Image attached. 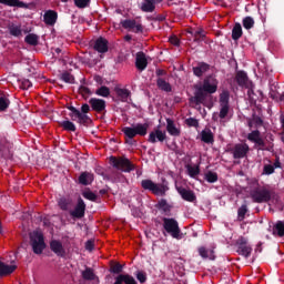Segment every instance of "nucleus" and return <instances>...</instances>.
Segmentation results:
<instances>
[{
  "mask_svg": "<svg viewBox=\"0 0 284 284\" xmlns=\"http://www.w3.org/2000/svg\"><path fill=\"white\" fill-rule=\"evenodd\" d=\"M194 95L189 99V103L191 105H203L207 101V94H216L219 80L214 75H207L202 85H194Z\"/></svg>",
  "mask_w": 284,
  "mask_h": 284,
  "instance_id": "nucleus-1",
  "label": "nucleus"
},
{
  "mask_svg": "<svg viewBox=\"0 0 284 284\" xmlns=\"http://www.w3.org/2000/svg\"><path fill=\"white\" fill-rule=\"evenodd\" d=\"M272 194H274V191L265 185H261L258 181H255L250 190V196L253 203H270L272 201Z\"/></svg>",
  "mask_w": 284,
  "mask_h": 284,
  "instance_id": "nucleus-2",
  "label": "nucleus"
},
{
  "mask_svg": "<svg viewBox=\"0 0 284 284\" xmlns=\"http://www.w3.org/2000/svg\"><path fill=\"white\" fill-rule=\"evenodd\" d=\"M141 187L145 192H151L154 196H165L170 186L168 184H161L152 181L151 179H145L141 181Z\"/></svg>",
  "mask_w": 284,
  "mask_h": 284,
  "instance_id": "nucleus-3",
  "label": "nucleus"
},
{
  "mask_svg": "<svg viewBox=\"0 0 284 284\" xmlns=\"http://www.w3.org/2000/svg\"><path fill=\"white\" fill-rule=\"evenodd\" d=\"M148 128H150V124L148 123H138L133 126H124L122 129L123 134L126 136V139H134V136H145L148 134Z\"/></svg>",
  "mask_w": 284,
  "mask_h": 284,
  "instance_id": "nucleus-4",
  "label": "nucleus"
},
{
  "mask_svg": "<svg viewBox=\"0 0 284 284\" xmlns=\"http://www.w3.org/2000/svg\"><path fill=\"white\" fill-rule=\"evenodd\" d=\"M110 163L115 170H121V172H132L134 170V164L128 158L111 156Z\"/></svg>",
  "mask_w": 284,
  "mask_h": 284,
  "instance_id": "nucleus-5",
  "label": "nucleus"
},
{
  "mask_svg": "<svg viewBox=\"0 0 284 284\" xmlns=\"http://www.w3.org/2000/svg\"><path fill=\"white\" fill-rule=\"evenodd\" d=\"M163 229L170 234L173 239H179L181 236V227H179V221L174 217H163Z\"/></svg>",
  "mask_w": 284,
  "mask_h": 284,
  "instance_id": "nucleus-6",
  "label": "nucleus"
},
{
  "mask_svg": "<svg viewBox=\"0 0 284 284\" xmlns=\"http://www.w3.org/2000/svg\"><path fill=\"white\" fill-rule=\"evenodd\" d=\"M30 243L34 254H43V251L45 250V240L43 239V234L33 232L30 235Z\"/></svg>",
  "mask_w": 284,
  "mask_h": 284,
  "instance_id": "nucleus-7",
  "label": "nucleus"
},
{
  "mask_svg": "<svg viewBox=\"0 0 284 284\" xmlns=\"http://www.w3.org/2000/svg\"><path fill=\"white\" fill-rule=\"evenodd\" d=\"M30 243L34 254H43V251L45 250V240L43 239V234L33 232L30 235Z\"/></svg>",
  "mask_w": 284,
  "mask_h": 284,
  "instance_id": "nucleus-8",
  "label": "nucleus"
},
{
  "mask_svg": "<svg viewBox=\"0 0 284 284\" xmlns=\"http://www.w3.org/2000/svg\"><path fill=\"white\" fill-rule=\"evenodd\" d=\"M67 109L70 110V119L75 121V123H79V125H84L85 128H88V125L92 123V119L89 118V115L81 114V111H79V109H77L75 106L69 105L67 106Z\"/></svg>",
  "mask_w": 284,
  "mask_h": 284,
  "instance_id": "nucleus-9",
  "label": "nucleus"
},
{
  "mask_svg": "<svg viewBox=\"0 0 284 284\" xmlns=\"http://www.w3.org/2000/svg\"><path fill=\"white\" fill-rule=\"evenodd\" d=\"M235 245L237 247L236 252L240 256H244V258H250L252 256V245L247 243L246 237H239Z\"/></svg>",
  "mask_w": 284,
  "mask_h": 284,
  "instance_id": "nucleus-10",
  "label": "nucleus"
},
{
  "mask_svg": "<svg viewBox=\"0 0 284 284\" xmlns=\"http://www.w3.org/2000/svg\"><path fill=\"white\" fill-rule=\"evenodd\" d=\"M120 24L124 30H128L129 32H134V34H140L141 32H143V24H141V22H138L135 19L121 20Z\"/></svg>",
  "mask_w": 284,
  "mask_h": 284,
  "instance_id": "nucleus-11",
  "label": "nucleus"
},
{
  "mask_svg": "<svg viewBox=\"0 0 284 284\" xmlns=\"http://www.w3.org/2000/svg\"><path fill=\"white\" fill-rule=\"evenodd\" d=\"M247 152H250V145H247V143H237L231 149L233 159H245Z\"/></svg>",
  "mask_w": 284,
  "mask_h": 284,
  "instance_id": "nucleus-12",
  "label": "nucleus"
},
{
  "mask_svg": "<svg viewBox=\"0 0 284 284\" xmlns=\"http://www.w3.org/2000/svg\"><path fill=\"white\" fill-rule=\"evenodd\" d=\"M72 219H83L85 216V202L79 197L74 210L70 211Z\"/></svg>",
  "mask_w": 284,
  "mask_h": 284,
  "instance_id": "nucleus-13",
  "label": "nucleus"
},
{
  "mask_svg": "<svg viewBox=\"0 0 284 284\" xmlns=\"http://www.w3.org/2000/svg\"><path fill=\"white\" fill-rule=\"evenodd\" d=\"M165 139H168V134L165 133V131H161V129H154L150 134H149V143H156L159 141V143H163V141H165Z\"/></svg>",
  "mask_w": 284,
  "mask_h": 284,
  "instance_id": "nucleus-14",
  "label": "nucleus"
},
{
  "mask_svg": "<svg viewBox=\"0 0 284 284\" xmlns=\"http://www.w3.org/2000/svg\"><path fill=\"white\" fill-rule=\"evenodd\" d=\"M89 104L91 105V110H93V112H98V114L105 112V100L103 99L91 98L89 100Z\"/></svg>",
  "mask_w": 284,
  "mask_h": 284,
  "instance_id": "nucleus-15",
  "label": "nucleus"
},
{
  "mask_svg": "<svg viewBox=\"0 0 284 284\" xmlns=\"http://www.w3.org/2000/svg\"><path fill=\"white\" fill-rule=\"evenodd\" d=\"M178 193L182 196L183 201H187V203L196 202V194L192 190H187L185 187L179 186L176 187Z\"/></svg>",
  "mask_w": 284,
  "mask_h": 284,
  "instance_id": "nucleus-16",
  "label": "nucleus"
},
{
  "mask_svg": "<svg viewBox=\"0 0 284 284\" xmlns=\"http://www.w3.org/2000/svg\"><path fill=\"white\" fill-rule=\"evenodd\" d=\"M50 250L57 256L63 258L65 256V248H63V244L59 240H52L50 242Z\"/></svg>",
  "mask_w": 284,
  "mask_h": 284,
  "instance_id": "nucleus-17",
  "label": "nucleus"
},
{
  "mask_svg": "<svg viewBox=\"0 0 284 284\" xmlns=\"http://www.w3.org/2000/svg\"><path fill=\"white\" fill-rule=\"evenodd\" d=\"M235 81L240 88H250V78L245 71H237L235 74Z\"/></svg>",
  "mask_w": 284,
  "mask_h": 284,
  "instance_id": "nucleus-18",
  "label": "nucleus"
},
{
  "mask_svg": "<svg viewBox=\"0 0 284 284\" xmlns=\"http://www.w3.org/2000/svg\"><path fill=\"white\" fill-rule=\"evenodd\" d=\"M135 68L140 70V72H143V70L148 68V58L143 51L138 52L135 55Z\"/></svg>",
  "mask_w": 284,
  "mask_h": 284,
  "instance_id": "nucleus-19",
  "label": "nucleus"
},
{
  "mask_svg": "<svg viewBox=\"0 0 284 284\" xmlns=\"http://www.w3.org/2000/svg\"><path fill=\"white\" fill-rule=\"evenodd\" d=\"M93 48L100 54H105V52H108V50H109V48H108V39H105L103 37L98 38L95 40V42H94Z\"/></svg>",
  "mask_w": 284,
  "mask_h": 284,
  "instance_id": "nucleus-20",
  "label": "nucleus"
},
{
  "mask_svg": "<svg viewBox=\"0 0 284 284\" xmlns=\"http://www.w3.org/2000/svg\"><path fill=\"white\" fill-rule=\"evenodd\" d=\"M57 19H59V13L54 10H48L43 14L45 26H54V23H57Z\"/></svg>",
  "mask_w": 284,
  "mask_h": 284,
  "instance_id": "nucleus-21",
  "label": "nucleus"
},
{
  "mask_svg": "<svg viewBox=\"0 0 284 284\" xmlns=\"http://www.w3.org/2000/svg\"><path fill=\"white\" fill-rule=\"evenodd\" d=\"M80 185H92L94 182V174L88 171H84L80 174L78 179Z\"/></svg>",
  "mask_w": 284,
  "mask_h": 284,
  "instance_id": "nucleus-22",
  "label": "nucleus"
},
{
  "mask_svg": "<svg viewBox=\"0 0 284 284\" xmlns=\"http://www.w3.org/2000/svg\"><path fill=\"white\" fill-rule=\"evenodd\" d=\"M166 132L171 136H181V130L176 128V124H174V120L172 119H166Z\"/></svg>",
  "mask_w": 284,
  "mask_h": 284,
  "instance_id": "nucleus-23",
  "label": "nucleus"
},
{
  "mask_svg": "<svg viewBox=\"0 0 284 284\" xmlns=\"http://www.w3.org/2000/svg\"><path fill=\"white\" fill-rule=\"evenodd\" d=\"M113 284H136V280L130 274H119Z\"/></svg>",
  "mask_w": 284,
  "mask_h": 284,
  "instance_id": "nucleus-24",
  "label": "nucleus"
},
{
  "mask_svg": "<svg viewBox=\"0 0 284 284\" xmlns=\"http://www.w3.org/2000/svg\"><path fill=\"white\" fill-rule=\"evenodd\" d=\"M210 71V64L205 63V62H199L196 67H193V74L195 77H203V74H205V72Z\"/></svg>",
  "mask_w": 284,
  "mask_h": 284,
  "instance_id": "nucleus-25",
  "label": "nucleus"
},
{
  "mask_svg": "<svg viewBox=\"0 0 284 284\" xmlns=\"http://www.w3.org/2000/svg\"><path fill=\"white\" fill-rule=\"evenodd\" d=\"M199 254L202 258H209L210 261H216V255H214V248H205V246H201L199 248Z\"/></svg>",
  "mask_w": 284,
  "mask_h": 284,
  "instance_id": "nucleus-26",
  "label": "nucleus"
},
{
  "mask_svg": "<svg viewBox=\"0 0 284 284\" xmlns=\"http://www.w3.org/2000/svg\"><path fill=\"white\" fill-rule=\"evenodd\" d=\"M17 270V265H8L0 261V276H10Z\"/></svg>",
  "mask_w": 284,
  "mask_h": 284,
  "instance_id": "nucleus-27",
  "label": "nucleus"
},
{
  "mask_svg": "<svg viewBox=\"0 0 284 284\" xmlns=\"http://www.w3.org/2000/svg\"><path fill=\"white\" fill-rule=\"evenodd\" d=\"M144 2L141 3L140 10L142 12H154L156 10V4L154 0H143Z\"/></svg>",
  "mask_w": 284,
  "mask_h": 284,
  "instance_id": "nucleus-28",
  "label": "nucleus"
},
{
  "mask_svg": "<svg viewBox=\"0 0 284 284\" xmlns=\"http://www.w3.org/2000/svg\"><path fill=\"white\" fill-rule=\"evenodd\" d=\"M2 6H9L10 8H28V4L19 0H0Z\"/></svg>",
  "mask_w": 284,
  "mask_h": 284,
  "instance_id": "nucleus-29",
  "label": "nucleus"
},
{
  "mask_svg": "<svg viewBox=\"0 0 284 284\" xmlns=\"http://www.w3.org/2000/svg\"><path fill=\"white\" fill-rule=\"evenodd\" d=\"M201 141L207 144L214 143V133H212V130H203L201 132Z\"/></svg>",
  "mask_w": 284,
  "mask_h": 284,
  "instance_id": "nucleus-30",
  "label": "nucleus"
},
{
  "mask_svg": "<svg viewBox=\"0 0 284 284\" xmlns=\"http://www.w3.org/2000/svg\"><path fill=\"white\" fill-rule=\"evenodd\" d=\"M273 236H280V239H283L284 236V222L277 221L273 225Z\"/></svg>",
  "mask_w": 284,
  "mask_h": 284,
  "instance_id": "nucleus-31",
  "label": "nucleus"
},
{
  "mask_svg": "<svg viewBox=\"0 0 284 284\" xmlns=\"http://www.w3.org/2000/svg\"><path fill=\"white\" fill-rule=\"evenodd\" d=\"M8 31L11 34V37H22L23 36V31L21 30V26H17L14 23H10L8 24Z\"/></svg>",
  "mask_w": 284,
  "mask_h": 284,
  "instance_id": "nucleus-32",
  "label": "nucleus"
},
{
  "mask_svg": "<svg viewBox=\"0 0 284 284\" xmlns=\"http://www.w3.org/2000/svg\"><path fill=\"white\" fill-rule=\"evenodd\" d=\"M155 207L158 210H162V212H164V214H169V212H172V205H170L168 203V200L165 199H161L156 204Z\"/></svg>",
  "mask_w": 284,
  "mask_h": 284,
  "instance_id": "nucleus-33",
  "label": "nucleus"
},
{
  "mask_svg": "<svg viewBox=\"0 0 284 284\" xmlns=\"http://www.w3.org/2000/svg\"><path fill=\"white\" fill-rule=\"evenodd\" d=\"M243 37V27L241 23L236 22L232 29V39L233 41H239Z\"/></svg>",
  "mask_w": 284,
  "mask_h": 284,
  "instance_id": "nucleus-34",
  "label": "nucleus"
},
{
  "mask_svg": "<svg viewBox=\"0 0 284 284\" xmlns=\"http://www.w3.org/2000/svg\"><path fill=\"white\" fill-rule=\"evenodd\" d=\"M156 85L159 90H162L163 92H171L172 91V84L170 82L165 81L163 78H158Z\"/></svg>",
  "mask_w": 284,
  "mask_h": 284,
  "instance_id": "nucleus-35",
  "label": "nucleus"
},
{
  "mask_svg": "<svg viewBox=\"0 0 284 284\" xmlns=\"http://www.w3.org/2000/svg\"><path fill=\"white\" fill-rule=\"evenodd\" d=\"M247 123H248V128H261V125H263V119L256 115V113H253L252 118L248 119Z\"/></svg>",
  "mask_w": 284,
  "mask_h": 284,
  "instance_id": "nucleus-36",
  "label": "nucleus"
},
{
  "mask_svg": "<svg viewBox=\"0 0 284 284\" xmlns=\"http://www.w3.org/2000/svg\"><path fill=\"white\" fill-rule=\"evenodd\" d=\"M0 156L1 159H10L12 156L10 144L0 143Z\"/></svg>",
  "mask_w": 284,
  "mask_h": 284,
  "instance_id": "nucleus-37",
  "label": "nucleus"
},
{
  "mask_svg": "<svg viewBox=\"0 0 284 284\" xmlns=\"http://www.w3.org/2000/svg\"><path fill=\"white\" fill-rule=\"evenodd\" d=\"M60 128H63L67 132H77V125H74V122L70 120L60 122Z\"/></svg>",
  "mask_w": 284,
  "mask_h": 284,
  "instance_id": "nucleus-38",
  "label": "nucleus"
},
{
  "mask_svg": "<svg viewBox=\"0 0 284 284\" xmlns=\"http://www.w3.org/2000/svg\"><path fill=\"white\" fill-rule=\"evenodd\" d=\"M58 205H59L60 210H62L63 212H68L70 210V205H72V200L61 197L58 201Z\"/></svg>",
  "mask_w": 284,
  "mask_h": 284,
  "instance_id": "nucleus-39",
  "label": "nucleus"
},
{
  "mask_svg": "<svg viewBox=\"0 0 284 284\" xmlns=\"http://www.w3.org/2000/svg\"><path fill=\"white\" fill-rule=\"evenodd\" d=\"M82 278L84 281H94V278H97L94 270H92L91 267H85V270L82 271Z\"/></svg>",
  "mask_w": 284,
  "mask_h": 284,
  "instance_id": "nucleus-40",
  "label": "nucleus"
},
{
  "mask_svg": "<svg viewBox=\"0 0 284 284\" xmlns=\"http://www.w3.org/2000/svg\"><path fill=\"white\" fill-rule=\"evenodd\" d=\"M186 170H187V174L189 176H191V179H195V176H199V174H201V169L199 168V165H186Z\"/></svg>",
  "mask_w": 284,
  "mask_h": 284,
  "instance_id": "nucleus-41",
  "label": "nucleus"
},
{
  "mask_svg": "<svg viewBox=\"0 0 284 284\" xmlns=\"http://www.w3.org/2000/svg\"><path fill=\"white\" fill-rule=\"evenodd\" d=\"M10 108L8 95H0V112H6Z\"/></svg>",
  "mask_w": 284,
  "mask_h": 284,
  "instance_id": "nucleus-42",
  "label": "nucleus"
},
{
  "mask_svg": "<svg viewBox=\"0 0 284 284\" xmlns=\"http://www.w3.org/2000/svg\"><path fill=\"white\" fill-rule=\"evenodd\" d=\"M24 41L28 43V45H39V36L29 33L26 36Z\"/></svg>",
  "mask_w": 284,
  "mask_h": 284,
  "instance_id": "nucleus-43",
  "label": "nucleus"
},
{
  "mask_svg": "<svg viewBox=\"0 0 284 284\" xmlns=\"http://www.w3.org/2000/svg\"><path fill=\"white\" fill-rule=\"evenodd\" d=\"M254 18L247 16L242 20V26L245 28V30H252L254 28Z\"/></svg>",
  "mask_w": 284,
  "mask_h": 284,
  "instance_id": "nucleus-44",
  "label": "nucleus"
},
{
  "mask_svg": "<svg viewBox=\"0 0 284 284\" xmlns=\"http://www.w3.org/2000/svg\"><path fill=\"white\" fill-rule=\"evenodd\" d=\"M220 105H230V91L224 90L220 94Z\"/></svg>",
  "mask_w": 284,
  "mask_h": 284,
  "instance_id": "nucleus-45",
  "label": "nucleus"
},
{
  "mask_svg": "<svg viewBox=\"0 0 284 284\" xmlns=\"http://www.w3.org/2000/svg\"><path fill=\"white\" fill-rule=\"evenodd\" d=\"M204 179L207 181V183H216V181H219V174L212 171H207L204 175Z\"/></svg>",
  "mask_w": 284,
  "mask_h": 284,
  "instance_id": "nucleus-46",
  "label": "nucleus"
},
{
  "mask_svg": "<svg viewBox=\"0 0 284 284\" xmlns=\"http://www.w3.org/2000/svg\"><path fill=\"white\" fill-rule=\"evenodd\" d=\"M61 81H64V83H74V75H72L70 72L64 71L61 75H60Z\"/></svg>",
  "mask_w": 284,
  "mask_h": 284,
  "instance_id": "nucleus-47",
  "label": "nucleus"
},
{
  "mask_svg": "<svg viewBox=\"0 0 284 284\" xmlns=\"http://www.w3.org/2000/svg\"><path fill=\"white\" fill-rule=\"evenodd\" d=\"M95 94H97L98 97L108 98V97H110V88H108V87H105V85H102V87H100L99 89H97Z\"/></svg>",
  "mask_w": 284,
  "mask_h": 284,
  "instance_id": "nucleus-48",
  "label": "nucleus"
},
{
  "mask_svg": "<svg viewBox=\"0 0 284 284\" xmlns=\"http://www.w3.org/2000/svg\"><path fill=\"white\" fill-rule=\"evenodd\" d=\"M247 212H248L247 204H242L241 207L237 210L239 220L244 221Z\"/></svg>",
  "mask_w": 284,
  "mask_h": 284,
  "instance_id": "nucleus-49",
  "label": "nucleus"
},
{
  "mask_svg": "<svg viewBox=\"0 0 284 284\" xmlns=\"http://www.w3.org/2000/svg\"><path fill=\"white\" fill-rule=\"evenodd\" d=\"M116 94H118V97H120L121 101H128V98L130 97V90L118 89Z\"/></svg>",
  "mask_w": 284,
  "mask_h": 284,
  "instance_id": "nucleus-50",
  "label": "nucleus"
},
{
  "mask_svg": "<svg viewBox=\"0 0 284 284\" xmlns=\"http://www.w3.org/2000/svg\"><path fill=\"white\" fill-rule=\"evenodd\" d=\"M257 139H261V131L258 130H254L247 134V140L251 141V143H255Z\"/></svg>",
  "mask_w": 284,
  "mask_h": 284,
  "instance_id": "nucleus-51",
  "label": "nucleus"
},
{
  "mask_svg": "<svg viewBox=\"0 0 284 284\" xmlns=\"http://www.w3.org/2000/svg\"><path fill=\"white\" fill-rule=\"evenodd\" d=\"M79 93L83 97V99H88V97L92 95V91H90V88L85 85L79 87Z\"/></svg>",
  "mask_w": 284,
  "mask_h": 284,
  "instance_id": "nucleus-52",
  "label": "nucleus"
},
{
  "mask_svg": "<svg viewBox=\"0 0 284 284\" xmlns=\"http://www.w3.org/2000/svg\"><path fill=\"white\" fill-rule=\"evenodd\" d=\"M82 196L88 201H93V202H97V199H98L97 194H94V192L92 191H84L82 193Z\"/></svg>",
  "mask_w": 284,
  "mask_h": 284,
  "instance_id": "nucleus-53",
  "label": "nucleus"
},
{
  "mask_svg": "<svg viewBox=\"0 0 284 284\" xmlns=\"http://www.w3.org/2000/svg\"><path fill=\"white\" fill-rule=\"evenodd\" d=\"M220 119H225L230 114V105L220 104Z\"/></svg>",
  "mask_w": 284,
  "mask_h": 284,
  "instance_id": "nucleus-54",
  "label": "nucleus"
},
{
  "mask_svg": "<svg viewBox=\"0 0 284 284\" xmlns=\"http://www.w3.org/2000/svg\"><path fill=\"white\" fill-rule=\"evenodd\" d=\"M270 97H271V99H273V101H283V95H281V93L276 92V90H274V88H271Z\"/></svg>",
  "mask_w": 284,
  "mask_h": 284,
  "instance_id": "nucleus-55",
  "label": "nucleus"
},
{
  "mask_svg": "<svg viewBox=\"0 0 284 284\" xmlns=\"http://www.w3.org/2000/svg\"><path fill=\"white\" fill-rule=\"evenodd\" d=\"M110 272H112V274H121V272H123V265H121L120 263H115L111 266Z\"/></svg>",
  "mask_w": 284,
  "mask_h": 284,
  "instance_id": "nucleus-56",
  "label": "nucleus"
},
{
  "mask_svg": "<svg viewBox=\"0 0 284 284\" xmlns=\"http://www.w3.org/2000/svg\"><path fill=\"white\" fill-rule=\"evenodd\" d=\"M274 165L272 164H265L263 168V174H266L267 176H270V174H274Z\"/></svg>",
  "mask_w": 284,
  "mask_h": 284,
  "instance_id": "nucleus-57",
  "label": "nucleus"
},
{
  "mask_svg": "<svg viewBox=\"0 0 284 284\" xmlns=\"http://www.w3.org/2000/svg\"><path fill=\"white\" fill-rule=\"evenodd\" d=\"M186 125H189V128H199V120L194 119V118H189L185 120Z\"/></svg>",
  "mask_w": 284,
  "mask_h": 284,
  "instance_id": "nucleus-58",
  "label": "nucleus"
},
{
  "mask_svg": "<svg viewBox=\"0 0 284 284\" xmlns=\"http://www.w3.org/2000/svg\"><path fill=\"white\" fill-rule=\"evenodd\" d=\"M77 8H88L90 6V0H74Z\"/></svg>",
  "mask_w": 284,
  "mask_h": 284,
  "instance_id": "nucleus-59",
  "label": "nucleus"
},
{
  "mask_svg": "<svg viewBox=\"0 0 284 284\" xmlns=\"http://www.w3.org/2000/svg\"><path fill=\"white\" fill-rule=\"evenodd\" d=\"M255 145H258L260 150H267L270 151V149L265 148V141L263 140V138H260L257 140H255Z\"/></svg>",
  "mask_w": 284,
  "mask_h": 284,
  "instance_id": "nucleus-60",
  "label": "nucleus"
},
{
  "mask_svg": "<svg viewBox=\"0 0 284 284\" xmlns=\"http://www.w3.org/2000/svg\"><path fill=\"white\" fill-rule=\"evenodd\" d=\"M136 278L140 283H145V281H148V275L144 272H138Z\"/></svg>",
  "mask_w": 284,
  "mask_h": 284,
  "instance_id": "nucleus-61",
  "label": "nucleus"
},
{
  "mask_svg": "<svg viewBox=\"0 0 284 284\" xmlns=\"http://www.w3.org/2000/svg\"><path fill=\"white\" fill-rule=\"evenodd\" d=\"M194 36V41H201L205 34H203V30H196L193 33Z\"/></svg>",
  "mask_w": 284,
  "mask_h": 284,
  "instance_id": "nucleus-62",
  "label": "nucleus"
},
{
  "mask_svg": "<svg viewBox=\"0 0 284 284\" xmlns=\"http://www.w3.org/2000/svg\"><path fill=\"white\" fill-rule=\"evenodd\" d=\"M80 112L82 116H88V113L90 112V104L88 103L82 104Z\"/></svg>",
  "mask_w": 284,
  "mask_h": 284,
  "instance_id": "nucleus-63",
  "label": "nucleus"
},
{
  "mask_svg": "<svg viewBox=\"0 0 284 284\" xmlns=\"http://www.w3.org/2000/svg\"><path fill=\"white\" fill-rule=\"evenodd\" d=\"M22 90H30L32 88V82L30 80H23L21 83Z\"/></svg>",
  "mask_w": 284,
  "mask_h": 284,
  "instance_id": "nucleus-64",
  "label": "nucleus"
}]
</instances>
